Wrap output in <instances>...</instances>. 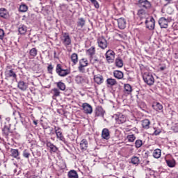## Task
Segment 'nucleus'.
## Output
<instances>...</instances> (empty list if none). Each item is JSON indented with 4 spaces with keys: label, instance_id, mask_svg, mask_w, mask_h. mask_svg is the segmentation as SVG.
I'll return each instance as SVG.
<instances>
[{
    "label": "nucleus",
    "instance_id": "nucleus-11",
    "mask_svg": "<svg viewBox=\"0 0 178 178\" xmlns=\"http://www.w3.org/2000/svg\"><path fill=\"white\" fill-rule=\"evenodd\" d=\"M118 22V27L119 29H120V30H124V29H126V19L123 17L119 18L117 19Z\"/></svg>",
    "mask_w": 178,
    "mask_h": 178
},
{
    "label": "nucleus",
    "instance_id": "nucleus-6",
    "mask_svg": "<svg viewBox=\"0 0 178 178\" xmlns=\"http://www.w3.org/2000/svg\"><path fill=\"white\" fill-rule=\"evenodd\" d=\"M115 51L113 50H108L105 54L106 59L108 63H113L115 60Z\"/></svg>",
    "mask_w": 178,
    "mask_h": 178
},
{
    "label": "nucleus",
    "instance_id": "nucleus-39",
    "mask_svg": "<svg viewBox=\"0 0 178 178\" xmlns=\"http://www.w3.org/2000/svg\"><path fill=\"white\" fill-rule=\"evenodd\" d=\"M85 24H86V20H84L83 18H79V22H77V26L83 29Z\"/></svg>",
    "mask_w": 178,
    "mask_h": 178
},
{
    "label": "nucleus",
    "instance_id": "nucleus-45",
    "mask_svg": "<svg viewBox=\"0 0 178 178\" xmlns=\"http://www.w3.org/2000/svg\"><path fill=\"white\" fill-rule=\"evenodd\" d=\"M90 1L94 5L96 9L99 8V3H98V1H97V0H90Z\"/></svg>",
    "mask_w": 178,
    "mask_h": 178
},
{
    "label": "nucleus",
    "instance_id": "nucleus-49",
    "mask_svg": "<svg viewBox=\"0 0 178 178\" xmlns=\"http://www.w3.org/2000/svg\"><path fill=\"white\" fill-rule=\"evenodd\" d=\"M48 71L49 72V73L52 72V70H54V66H52V65H49L47 67Z\"/></svg>",
    "mask_w": 178,
    "mask_h": 178
},
{
    "label": "nucleus",
    "instance_id": "nucleus-15",
    "mask_svg": "<svg viewBox=\"0 0 178 178\" xmlns=\"http://www.w3.org/2000/svg\"><path fill=\"white\" fill-rule=\"evenodd\" d=\"M0 17L3 19H9V13L5 8H0Z\"/></svg>",
    "mask_w": 178,
    "mask_h": 178
},
{
    "label": "nucleus",
    "instance_id": "nucleus-23",
    "mask_svg": "<svg viewBox=\"0 0 178 178\" xmlns=\"http://www.w3.org/2000/svg\"><path fill=\"white\" fill-rule=\"evenodd\" d=\"M152 107L156 112H159V111H162L163 109V106L158 102L154 103Z\"/></svg>",
    "mask_w": 178,
    "mask_h": 178
},
{
    "label": "nucleus",
    "instance_id": "nucleus-50",
    "mask_svg": "<svg viewBox=\"0 0 178 178\" xmlns=\"http://www.w3.org/2000/svg\"><path fill=\"white\" fill-rule=\"evenodd\" d=\"M159 134H161V130H158V129H156L154 132V136H159Z\"/></svg>",
    "mask_w": 178,
    "mask_h": 178
},
{
    "label": "nucleus",
    "instance_id": "nucleus-10",
    "mask_svg": "<svg viewBox=\"0 0 178 178\" xmlns=\"http://www.w3.org/2000/svg\"><path fill=\"white\" fill-rule=\"evenodd\" d=\"M75 81L76 83H77V84H84V83H88V80H87V78L81 75H77L75 77Z\"/></svg>",
    "mask_w": 178,
    "mask_h": 178
},
{
    "label": "nucleus",
    "instance_id": "nucleus-3",
    "mask_svg": "<svg viewBox=\"0 0 178 178\" xmlns=\"http://www.w3.org/2000/svg\"><path fill=\"white\" fill-rule=\"evenodd\" d=\"M56 72L60 77H65V76H67V74H70V70L63 69L62 65L60 64L57 65Z\"/></svg>",
    "mask_w": 178,
    "mask_h": 178
},
{
    "label": "nucleus",
    "instance_id": "nucleus-22",
    "mask_svg": "<svg viewBox=\"0 0 178 178\" xmlns=\"http://www.w3.org/2000/svg\"><path fill=\"white\" fill-rule=\"evenodd\" d=\"M94 80L97 84H102L104 83V77H102V75L100 74L95 75Z\"/></svg>",
    "mask_w": 178,
    "mask_h": 178
},
{
    "label": "nucleus",
    "instance_id": "nucleus-14",
    "mask_svg": "<svg viewBox=\"0 0 178 178\" xmlns=\"http://www.w3.org/2000/svg\"><path fill=\"white\" fill-rule=\"evenodd\" d=\"M102 138H104V140H109V138H111V135H110V134H109V129H108L104 128V129L102 130Z\"/></svg>",
    "mask_w": 178,
    "mask_h": 178
},
{
    "label": "nucleus",
    "instance_id": "nucleus-33",
    "mask_svg": "<svg viewBox=\"0 0 178 178\" xmlns=\"http://www.w3.org/2000/svg\"><path fill=\"white\" fill-rule=\"evenodd\" d=\"M127 140L129 143H134V141H136V135L133 134L127 135Z\"/></svg>",
    "mask_w": 178,
    "mask_h": 178
},
{
    "label": "nucleus",
    "instance_id": "nucleus-47",
    "mask_svg": "<svg viewBox=\"0 0 178 178\" xmlns=\"http://www.w3.org/2000/svg\"><path fill=\"white\" fill-rule=\"evenodd\" d=\"M3 37H5V31L0 29V40H3Z\"/></svg>",
    "mask_w": 178,
    "mask_h": 178
},
{
    "label": "nucleus",
    "instance_id": "nucleus-7",
    "mask_svg": "<svg viewBox=\"0 0 178 178\" xmlns=\"http://www.w3.org/2000/svg\"><path fill=\"white\" fill-rule=\"evenodd\" d=\"M97 44L102 49H105V48H107L108 47V42L106 41V39L104 37H99L97 39Z\"/></svg>",
    "mask_w": 178,
    "mask_h": 178
},
{
    "label": "nucleus",
    "instance_id": "nucleus-32",
    "mask_svg": "<svg viewBox=\"0 0 178 178\" xmlns=\"http://www.w3.org/2000/svg\"><path fill=\"white\" fill-rule=\"evenodd\" d=\"M18 31L19 34H24L25 33H27V26L24 25H20L18 28Z\"/></svg>",
    "mask_w": 178,
    "mask_h": 178
},
{
    "label": "nucleus",
    "instance_id": "nucleus-20",
    "mask_svg": "<svg viewBox=\"0 0 178 178\" xmlns=\"http://www.w3.org/2000/svg\"><path fill=\"white\" fill-rule=\"evenodd\" d=\"M28 85L24 81H21L18 83V88L21 90V91H26L27 90Z\"/></svg>",
    "mask_w": 178,
    "mask_h": 178
},
{
    "label": "nucleus",
    "instance_id": "nucleus-28",
    "mask_svg": "<svg viewBox=\"0 0 178 178\" xmlns=\"http://www.w3.org/2000/svg\"><path fill=\"white\" fill-rule=\"evenodd\" d=\"M115 65L117 67H123V60L120 58H115Z\"/></svg>",
    "mask_w": 178,
    "mask_h": 178
},
{
    "label": "nucleus",
    "instance_id": "nucleus-19",
    "mask_svg": "<svg viewBox=\"0 0 178 178\" xmlns=\"http://www.w3.org/2000/svg\"><path fill=\"white\" fill-rule=\"evenodd\" d=\"M56 137L58 138L60 141H63L65 144H66V140H65V137H63V135H62V133L59 131V129L55 130Z\"/></svg>",
    "mask_w": 178,
    "mask_h": 178
},
{
    "label": "nucleus",
    "instance_id": "nucleus-26",
    "mask_svg": "<svg viewBox=\"0 0 178 178\" xmlns=\"http://www.w3.org/2000/svg\"><path fill=\"white\" fill-rule=\"evenodd\" d=\"M86 54L89 56H94L95 55V47L92 46L90 47L88 50H86Z\"/></svg>",
    "mask_w": 178,
    "mask_h": 178
},
{
    "label": "nucleus",
    "instance_id": "nucleus-34",
    "mask_svg": "<svg viewBox=\"0 0 178 178\" xmlns=\"http://www.w3.org/2000/svg\"><path fill=\"white\" fill-rule=\"evenodd\" d=\"M106 83L108 86H113L117 84L116 80L112 78H108L106 79Z\"/></svg>",
    "mask_w": 178,
    "mask_h": 178
},
{
    "label": "nucleus",
    "instance_id": "nucleus-16",
    "mask_svg": "<svg viewBox=\"0 0 178 178\" xmlns=\"http://www.w3.org/2000/svg\"><path fill=\"white\" fill-rule=\"evenodd\" d=\"M80 148L81 151H87L88 148V142L86 139H83L80 143Z\"/></svg>",
    "mask_w": 178,
    "mask_h": 178
},
{
    "label": "nucleus",
    "instance_id": "nucleus-40",
    "mask_svg": "<svg viewBox=\"0 0 178 178\" xmlns=\"http://www.w3.org/2000/svg\"><path fill=\"white\" fill-rule=\"evenodd\" d=\"M138 15L140 16L141 19H143L144 17L147 15V13H145V11L143 9H140L138 11Z\"/></svg>",
    "mask_w": 178,
    "mask_h": 178
},
{
    "label": "nucleus",
    "instance_id": "nucleus-51",
    "mask_svg": "<svg viewBox=\"0 0 178 178\" xmlns=\"http://www.w3.org/2000/svg\"><path fill=\"white\" fill-rule=\"evenodd\" d=\"M30 154L29 153H27L26 152H24V156H29Z\"/></svg>",
    "mask_w": 178,
    "mask_h": 178
},
{
    "label": "nucleus",
    "instance_id": "nucleus-48",
    "mask_svg": "<svg viewBox=\"0 0 178 178\" xmlns=\"http://www.w3.org/2000/svg\"><path fill=\"white\" fill-rule=\"evenodd\" d=\"M84 66H81V65H79L78 67V69H79V71L81 72V73H84V72L86 71V70L84 69Z\"/></svg>",
    "mask_w": 178,
    "mask_h": 178
},
{
    "label": "nucleus",
    "instance_id": "nucleus-27",
    "mask_svg": "<svg viewBox=\"0 0 178 178\" xmlns=\"http://www.w3.org/2000/svg\"><path fill=\"white\" fill-rule=\"evenodd\" d=\"M131 163L135 165V166H138L140 164V159L138 156H134L131 159Z\"/></svg>",
    "mask_w": 178,
    "mask_h": 178
},
{
    "label": "nucleus",
    "instance_id": "nucleus-46",
    "mask_svg": "<svg viewBox=\"0 0 178 178\" xmlns=\"http://www.w3.org/2000/svg\"><path fill=\"white\" fill-rule=\"evenodd\" d=\"M60 169H66V163L64 161H62L61 164H58Z\"/></svg>",
    "mask_w": 178,
    "mask_h": 178
},
{
    "label": "nucleus",
    "instance_id": "nucleus-44",
    "mask_svg": "<svg viewBox=\"0 0 178 178\" xmlns=\"http://www.w3.org/2000/svg\"><path fill=\"white\" fill-rule=\"evenodd\" d=\"M161 149H156L153 152V156H161Z\"/></svg>",
    "mask_w": 178,
    "mask_h": 178
},
{
    "label": "nucleus",
    "instance_id": "nucleus-9",
    "mask_svg": "<svg viewBox=\"0 0 178 178\" xmlns=\"http://www.w3.org/2000/svg\"><path fill=\"white\" fill-rule=\"evenodd\" d=\"M168 23L169 21L165 17H161L159 20V24L161 29H168Z\"/></svg>",
    "mask_w": 178,
    "mask_h": 178
},
{
    "label": "nucleus",
    "instance_id": "nucleus-43",
    "mask_svg": "<svg viewBox=\"0 0 178 178\" xmlns=\"http://www.w3.org/2000/svg\"><path fill=\"white\" fill-rule=\"evenodd\" d=\"M10 152L11 156H19V150L16 149H12Z\"/></svg>",
    "mask_w": 178,
    "mask_h": 178
},
{
    "label": "nucleus",
    "instance_id": "nucleus-53",
    "mask_svg": "<svg viewBox=\"0 0 178 178\" xmlns=\"http://www.w3.org/2000/svg\"><path fill=\"white\" fill-rule=\"evenodd\" d=\"M33 124H34L35 126H37V124H38L37 121H33Z\"/></svg>",
    "mask_w": 178,
    "mask_h": 178
},
{
    "label": "nucleus",
    "instance_id": "nucleus-38",
    "mask_svg": "<svg viewBox=\"0 0 178 178\" xmlns=\"http://www.w3.org/2000/svg\"><path fill=\"white\" fill-rule=\"evenodd\" d=\"M104 113H105V112L104 111V109H102V108L99 107L96 109V116H104Z\"/></svg>",
    "mask_w": 178,
    "mask_h": 178
},
{
    "label": "nucleus",
    "instance_id": "nucleus-5",
    "mask_svg": "<svg viewBox=\"0 0 178 178\" xmlns=\"http://www.w3.org/2000/svg\"><path fill=\"white\" fill-rule=\"evenodd\" d=\"M147 29L154 30L155 29V19L152 17H148L145 22Z\"/></svg>",
    "mask_w": 178,
    "mask_h": 178
},
{
    "label": "nucleus",
    "instance_id": "nucleus-4",
    "mask_svg": "<svg viewBox=\"0 0 178 178\" xmlns=\"http://www.w3.org/2000/svg\"><path fill=\"white\" fill-rule=\"evenodd\" d=\"M113 118H114L118 124H123V123H126V121L127 120V118L126 117V115L120 113H118L117 114H115L113 116Z\"/></svg>",
    "mask_w": 178,
    "mask_h": 178
},
{
    "label": "nucleus",
    "instance_id": "nucleus-21",
    "mask_svg": "<svg viewBox=\"0 0 178 178\" xmlns=\"http://www.w3.org/2000/svg\"><path fill=\"white\" fill-rule=\"evenodd\" d=\"M46 145L47 148H49L51 152H56V151H58V147H56V146H55L51 142H47Z\"/></svg>",
    "mask_w": 178,
    "mask_h": 178
},
{
    "label": "nucleus",
    "instance_id": "nucleus-13",
    "mask_svg": "<svg viewBox=\"0 0 178 178\" xmlns=\"http://www.w3.org/2000/svg\"><path fill=\"white\" fill-rule=\"evenodd\" d=\"M140 7L149 9L151 8V3L147 0H139Z\"/></svg>",
    "mask_w": 178,
    "mask_h": 178
},
{
    "label": "nucleus",
    "instance_id": "nucleus-29",
    "mask_svg": "<svg viewBox=\"0 0 178 178\" xmlns=\"http://www.w3.org/2000/svg\"><path fill=\"white\" fill-rule=\"evenodd\" d=\"M6 77H13V79H16L17 75L15 72H13V70H10L6 72Z\"/></svg>",
    "mask_w": 178,
    "mask_h": 178
},
{
    "label": "nucleus",
    "instance_id": "nucleus-2",
    "mask_svg": "<svg viewBox=\"0 0 178 178\" xmlns=\"http://www.w3.org/2000/svg\"><path fill=\"white\" fill-rule=\"evenodd\" d=\"M143 79L147 86H154L155 83V79L152 76V74L145 72L143 74Z\"/></svg>",
    "mask_w": 178,
    "mask_h": 178
},
{
    "label": "nucleus",
    "instance_id": "nucleus-17",
    "mask_svg": "<svg viewBox=\"0 0 178 178\" xmlns=\"http://www.w3.org/2000/svg\"><path fill=\"white\" fill-rule=\"evenodd\" d=\"M51 93L52 94V98L53 99H55V98L58 97H60V91L59 89L54 88L51 90Z\"/></svg>",
    "mask_w": 178,
    "mask_h": 178
},
{
    "label": "nucleus",
    "instance_id": "nucleus-1",
    "mask_svg": "<svg viewBox=\"0 0 178 178\" xmlns=\"http://www.w3.org/2000/svg\"><path fill=\"white\" fill-rule=\"evenodd\" d=\"M61 42L65 47V48H68L72 45V39L70 38V35L67 33H63L60 37Z\"/></svg>",
    "mask_w": 178,
    "mask_h": 178
},
{
    "label": "nucleus",
    "instance_id": "nucleus-8",
    "mask_svg": "<svg viewBox=\"0 0 178 178\" xmlns=\"http://www.w3.org/2000/svg\"><path fill=\"white\" fill-rule=\"evenodd\" d=\"M82 108L86 115H91L92 113V106L88 103H83Z\"/></svg>",
    "mask_w": 178,
    "mask_h": 178
},
{
    "label": "nucleus",
    "instance_id": "nucleus-36",
    "mask_svg": "<svg viewBox=\"0 0 178 178\" xmlns=\"http://www.w3.org/2000/svg\"><path fill=\"white\" fill-rule=\"evenodd\" d=\"M38 51L35 48H32L29 51V55L31 58H35L37 56Z\"/></svg>",
    "mask_w": 178,
    "mask_h": 178
},
{
    "label": "nucleus",
    "instance_id": "nucleus-41",
    "mask_svg": "<svg viewBox=\"0 0 178 178\" xmlns=\"http://www.w3.org/2000/svg\"><path fill=\"white\" fill-rule=\"evenodd\" d=\"M29 8L26 4H21L19 6V11L20 12H27Z\"/></svg>",
    "mask_w": 178,
    "mask_h": 178
},
{
    "label": "nucleus",
    "instance_id": "nucleus-31",
    "mask_svg": "<svg viewBox=\"0 0 178 178\" xmlns=\"http://www.w3.org/2000/svg\"><path fill=\"white\" fill-rule=\"evenodd\" d=\"M149 124H151V122L148 119H145L142 122V126L143 129H149Z\"/></svg>",
    "mask_w": 178,
    "mask_h": 178
},
{
    "label": "nucleus",
    "instance_id": "nucleus-37",
    "mask_svg": "<svg viewBox=\"0 0 178 178\" xmlns=\"http://www.w3.org/2000/svg\"><path fill=\"white\" fill-rule=\"evenodd\" d=\"M79 65L87 67L88 66V60L87 58H82L79 61Z\"/></svg>",
    "mask_w": 178,
    "mask_h": 178
},
{
    "label": "nucleus",
    "instance_id": "nucleus-12",
    "mask_svg": "<svg viewBox=\"0 0 178 178\" xmlns=\"http://www.w3.org/2000/svg\"><path fill=\"white\" fill-rule=\"evenodd\" d=\"M131 92H133V88L131 87V85L129 83H126L124 85V93L126 95H131Z\"/></svg>",
    "mask_w": 178,
    "mask_h": 178
},
{
    "label": "nucleus",
    "instance_id": "nucleus-42",
    "mask_svg": "<svg viewBox=\"0 0 178 178\" xmlns=\"http://www.w3.org/2000/svg\"><path fill=\"white\" fill-rule=\"evenodd\" d=\"M143 146V140H136L135 142V147L136 148H140Z\"/></svg>",
    "mask_w": 178,
    "mask_h": 178
},
{
    "label": "nucleus",
    "instance_id": "nucleus-54",
    "mask_svg": "<svg viewBox=\"0 0 178 178\" xmlns=\"http://www.w3.org/2000/svg\"><path fill=\"white\" fill-rule=\"evenodd\" d=\"M154 158H156V159H159V158H160V156H154Z\"/></svg>",
    "mask_w": 178,
    "mask_h": 178
},
{
    "label": "nucleus",
    "instance_id": "nucleus-24",
    "mask_svg": "<svg viewBox=\"0 0 178 178\" xmlns=\"http://www.w3.org/2000/svg\"><path fill=\"white\" fill-rule=\"evenodd\" d=\"M67 176L69 178H79V174H77V172L74 170H71L68 172Z\"/></svg>",
    "mask_w": 178,
    "mask_h": 178
},
{
    "label": "nucleus",
    "instance_id": "nucleus-52",
    "mask_svg": "<svg viewBox=\"0 0 178 178\" xmlns=\"http://www.w3.org/2000/svg\"><path fill=\"white\" fill-rule=\"evenodd\" d=\"M167 3H172V0H165Z\"/></svg>",
    "mask_w": 178,
    "mask_h": 178
},
{
    "label": "nucleus",
    "instance_id": "nucleus-35",
    "mask_svg": "<svg viewBox=\"0 0 178 178\" xmlns=\"http://www.w3.org/2000/svg\"><path fill=\"white\" fill-rule=\"evenodd\" d=\"M57 87L61 91H65L66 90V85L62 81L58 82L57 83Z\"/></svg>",
    "mask_w": 178,
    "mask_h": 178
},
{
    "label": "nucleus",
    "instance_id": "nucleus-25",
    "mask_svg": "<svg viewBox=\"0 0 178 178\" xmlns=\"http://www.w3.org/2000/svg\"><path fill=\"white\" fill-rule=\"evenodd\" d=\"M113 76L115 79H118V80H121L123 79V72L119 70H115L113 72Z\"/></svg>",
    "mask_w": 178,
    "mask_h": 178
},
{
    "label": "nucleus",
    "instance_id": "nucleus-18",
    "mask_svg": "<svg viewBox=\"0 0 178 178\" xmlns=\"http://www.w3.org/2000/svg\"><path fill=\"white\" fill-rule=\"evenodd\" d=\"M168 168H175L176 166V160L174 159H165Z\"/></svg>",
    "mask_w": 178,
    "mask_h": 178
},
{
    "label": "nucleus",
    "instance_id": "nucleus-30",
    "mask_svg": "<svg viewBox=\"0 0 178 178\" xmlns=\"http://www.w3.org/2000/svg\"><path fill=\"white\" fill-rule=\"evenodd\" d=\"M71 60L73 65H76L77 62H79V56H77V54H72L71 55Z\"/></svg>",
    "mask_w": 178,
    "mask_h": 178
}]
</instances>
